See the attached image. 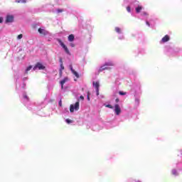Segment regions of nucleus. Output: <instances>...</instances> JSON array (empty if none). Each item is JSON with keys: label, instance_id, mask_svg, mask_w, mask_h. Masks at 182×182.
Returning a JSON list of instances; mask_svg holds the SVG:
<instances>
[{"label": "nucleus", "instance_id": "c85d7f7f", "mask_svg": "<svg viewBox=\"0 0 182 182\" xmlns=\"http://www.w3.org/2000/svg\"><path fill=\"white\" fill-rule=\"evenodd\" d=\"M4 22V18L2 17H0V23H2Z\"/></svg>", "mask_w": 182, "mask_h": 182}, {"label": "nucleus", "instance_id": "412c9836", "mask_svg": "<svg viewBox=\"0 0 182 182\" xmlns=\"http://www.w3.org/2000/svg\"><path fill=\"white\" fill-rule=\"evenodd\" d=\"M172 174H173V176H177V171L175 170V169H173V170H172Z\"/></svg>", "mask_w": 182, "mask_h": 182}, {"label": "nucleus", "instance_id": "c9c22d12", "mask_svg": "<svg viewBox=\"0 0 182 182\" xmlns=\"http://www.w3.org/2000/svg\"><path fill=\"white\" fill-rule=\"evenodd\" d=\"M58 104L60 106H62V101H60Z\"/></svg>", "mask_w": 182, "mask_h": 182}, {"label": "nucleus", "instance_id": "1a4fd4ad", "mask_svg": "<svg viewBox=\"0 0 182 182\" xmlns=\"http://www.w3.org/2000/svg\"><path fill=\"white\" fill-rule=\"evenodd\" d=\"M68 82V77H65L63 80H62L60 83L61 85V88L63 89V85Z\"/></svg>", "mask_w": 182, "mask_h": 182}, {"label": "nucleus", "instance_id": "ea45409f", "mask_svg": "<svg viewBox=\"0 0 182 182\" xmlns=\"http://www.w3.org/2000/svg\"><path fill=\"white\" fill-rule=\"evenodd\" d=\"M144 15H147V13H144Z\"/></svg>", "mask_w": 182, "mask_h": 182}, {"label": "nucleus", "instance_id": "7c9ffc66", "mask_svg": "<svg viewBox=\"0 0 182 182\" xmlns=\"http://www.w3.org/2000/svg\"><path fill=\"white\" fill-rule=\"evenodd\" d=\"M59 62H60V65H62V63H63V60H62V58H60Z\"/></svg>", "mask_w": 182, "mask_h": 182}, {"label": "nucleus", "instance_id": "f03ea898", "mask_svg": "<svg viewBox=\"0 0 182 182\" xmlns=\"http://www.w3.org/2000/svg\"><path fill=\"white\" fill-rule=\"evenodd\" d=\"M79 102H75V104L73 105H71L70 106V113H73V112H75V110H79Z\"/></svg>", "mask_w": 182, "mask_h": 182}, {"label": "nucleus", "instance_id": "9d476101", "mask_svg": "<svg viewBox=\"0 0 182 182\" xmlns=\"http://www.w3.org/2000/svg\"><path fill=\"white\" fill-rule=\"evenodd\" d=\"M141 9H143V6H138L135 9V11H136V14H140V12H141Z\"/></svg>", "mask_w": 182, "mask_h": 182}, {"label": "nucleus", "instance_id": "b1692460", "mask_svg": "<svg viewBox=\"0 0 182 182\" xmlns=\"http://www.w3.org/2000/svg\"><path fill=\"white\" fill-rule=\"evenodd\" d=\"M127 12H131L132 9H131L130 6H128L127 7Z\"/></svg>", "mask_w": 182, "mask_h": 182}, {"label": "nucleus", "instance_id": "72a5a7b5", "mask_svg": "<svg viewBox=\"0 0 182 182\" xmlns=\"http://www.w3.org/2000/svg\"><path fill=\"white\" fill-rule=\"evenodd\" d=\"M97 96H99V90H96Z\"/></svg>", "mask_w": 182, "mask_h": 182}, {"label": "nucleus", "instance_id": "7ed1b4c3", "mask_svg": "<svg viewBox=\"0 0 182 182\" xmlns=\"http://www.w3.org/2000/svg\"><path fill=\"white\" fill-rule=\"evenodd\" d=\"M38 31V33H40V35H41L42 36H46V35H49V31L42 28H39Z\"/></svg>", "mask_w": 182, "mask_h": 182}, {"label": "nucleus", "instance_id": "2f4dec72", "mask_svg": "<svg viewBox=\"0 0 182 182\" xmlns=\"http://www.w3.org/2000/svg\"><path fill=\"white\" fill-rule=\"evenodd\" d=\"M80 99H81V100H85V97H83L82 95H81V96L80 97Z\"/></svg>", "mask_w": 182, "mask_h": 182}, {"label": "nucleus", "instance_id": "4468645a", "mask_svg": "<svg viewBox=\"0 0 182 182\" xmlns=\"http://www.w3.org/2000/svg\"><path fill=\"white\" fill-rule=\"evenodd\" d=\"M17 4H26V0H16Z\"/></svg>", "mask_w": 182, "mask_h": 182}, {"label": "nucleus", "instance_id": "4c0bfd02", "mask_svg": "<svg viewBox=\"0 0 182 182\" xmlns=\"http://www.w3.org/2000/svg\"><path fill=\"white\" fill-rule=\"evenodd\" d=\"M135 102H136V103H139V100H135Z\"/></svg>", "mask_w": 182, "mask_h": 182}, {"label": "nucleus", "instance_id": "f704fd0d", "mask_svg": "<svg viewBox=\"0 0 182 182\" xmlns=\"http://www.w3.org/2000/svg\"><path fill=\"white\" fill-rule=\"evenodd\" d=\"M146 23L148 25V26H150V23L149 21H146Z\"/></svg>", "mask_w": 182, "mask_h": 182}, {"label": "nucleus", "instance_id": "2eb2a0df", "mask_svg": "<svg viewBox=\"0 0 182 182\" xmlns=\"http://www.w3.org/2000/svg\"><path fill=\"white\" fill-rule=\"evenodd\" d=\"M115 31L117 33H122V29H120V28H119V27H115Z\"/></svg>", "mask_w": 182, "mask_h": 182}, {"label": "nucleus", "instance_id": "f8f14e48", "mask_svg": "<svg viewBox=\"0 0 182 182\" xmlns=\"http://www.w3.org/2000/svg\"><path fill=\"white\" fill-rule=\"evenodd\" d=\"M73 75H75V77H77V79H79L80 77V75H79V73H77V72H76V70H73L71 71Z\"/></svg>", "mask_w": 182, "mask_h": 182}, {"label": "nucleus", "instance_id": "423d86ee", "mask_svg": "<svg viewBox=\"0 0 182 182\" xmlns=\"http://www.w3.org/2000/svg\"><path fill=\"white\" fill-rule=\"evenodd\" d=\"M170 41V36L166 35L161 41V43H166V42H168Z\"/></svg>", "mask_w": 182, "mask_h": 182}, {"label": "nucleus", "instance_id": "a878e982", "mask_svg": "<svg viewBox=\"0 0 182 182\" xmlns=\"http://www.w3.org/2000/svg\"><path fill=\"white\" fill-rule=\"evenodd\" d=\"M21 38H23V35L20 34L17 36V39H21Z\"/></svg>", "mask_w": 182, "mask_h": 182}, {"label": "nucleus", "instance_id": "6ab92c4d", "mask_svg": "<svg viewBox=\"0 0 182 182\" xmlns=\"http://www.w3.org/2000/svg\"><path fill=\"white\" fill-rule=\"evenodd\" d=\"M65 122H66V123H68V124L73 122V121H72V120L70 119H65Z\"/></svg>", "mask_w": 182, "mask_h": 182}, {"label": "nucleus", "instance_id": "0eeeda50", "mask_svg": "<svg viewBox=\"0 0 182 182\" xmlns=\"http://www.w3.org/2000/svg\"><path fill=\"white\" fill-rule=\"evenodd\" d=\"M14 22V16H7L6 18V23Z\"/></svg>", "mask_w": 182, "mask_h": 182}, {"label": "nucleus", "instance_id": "4be33fe9", "mask_svg": "<svg viewBox=\"0 0 182 182\" xmlns=\"http://www.w3.org/2000/svg\"><path fill=\"white\" fill-rule=\"evenodd\" d=\"M63 9H57V12H58V14H60V13H62V12H63Z\"/></svg>", "mask_w": 182, "mask_h": 182}, {"label": "nucleus", "instance_id": "39448f33", "mask_svg": "<svg viewBox=\"0 0 182 182\" xmlns=\"http://www.w3.org/2000/svg\"><path fill=\"white\" fill-rule=\"evenodd\" d=\"M114 112L117 116L122 113V109H120V106L118 104L114 105Z\"/></svg>", "mask_w": 182, "mask_h": 182}, {"label": "nucleus", "instance_id": "473e14b6", "mask_svg": "<svg viewBox=\"0 0 182 182\" xmlns=\"http://www.w3.org/2000/svg\"><path fill=\"white\" fill-rule=\"evenodd\" d=\"M115 102H116V103H119V98H117V99L115 100Z\"/></svg>", "mask_w": 182, "mask_h": 182}, {"label": "nucleus", "instance_id": "bb28decb", "mask_svg": "<svg viewBox=\"0 0 182 182\" xmlns=\"http://www.w3.org/2000/svg\"><path fill=\"white\" fill-rule=\"evenodd\" d=\"M70 69L71 72H73V70H75L73 69V66H72V65H70Z\"/></svg>", "mask_w": 182, "mask_h": 182}, {"label": "nucleus", "instance_id": "e433bc0d", "mask_svg": "<svg viewBox=\"0 0 182 182\" xmlns=\"http://www.w3.org/2000/svg\"><path fill=\"white\" fill-rule=\"evenodd\" d=\"M24 98H25V99H28V96L25 95V96H24Z\"/></svg>", "mask_w": 182, "mask_h": 182}, {"label": "nucleus", "instance_id": "9b49d317", "mask_svg": "<svg viewBox=\"0 0 182 182\" xmlns=\"http://www.w3.org/2000/svg\"><path fill=\"white\" fill-rule=\"evenodd\" d=\"M68 41L69 42H73L75 41V36L73 34L68 36Z\"/></svg>", "mask_w": 182, "mask_h": 182}, {"label": "nucleus", "instance_id": "dca6fc26", "mask_svg": "<svg viewBox=\"0 0 182 182\" xmlns=\"http://www.w3.org/2000/svg\"><path fill=\"white\" fill-rule=\"evenodd\" d=\"M105 66H114V65L113 64V63H112V62L105 63Z\"/></svg>", "mask_w": 182, "mask_h": 182}, {"label": "nucleus", "instance_id": "58836bf2", "mask_svg": "<svg viewBox=\"0 0 182 182\" xmlns=\"http://www.w3.org/2000/svg\"><path fill=\"white\" fill-rule=\"evenodd\" d=\"M134 182H140V181H134Z\"/></svg>", "mask_w": 182, "mask_h": 182}, {"label": "nucleus", "instance_id": "6e6552de", "mask_svg": "<svg viewBox=\"0 0 182 182\" xmlns=\"http://www.w3.org/2000/svg\"><path fill=\"white\" fill-rule=\"evenodd\" d=\"M110 69L109 67H107L105 64L101 66L98 70V73H100V72H103V70H109Z\"/></svg>", "mask_w": 182, "mask_h": 182}, {"label": "nucleus", "instance_id": "cd10ccee", "mask_svg": "<svg viewBox=\"0 0 182 182\" xmlns=\"http://www.w3.org/2000/svg\"><path fill=\"white\" fill-rule=\"evenodd\" d=\"M63 73V70H59V75L60 77H62Z\"/></svg>", "mask_w": 182, "mask_h": 182}, {"label": "nucleus", "instance_id": "20e7f679", "mask_svg": "<svg viewBox=\"0 0 182 182\" xmlns=\"http://www.w3.org/2000/svg\"><path fill=\"white\" fill-rule=\"evenodd\" d=\"M37 68L39 69V70H43V69H45V66H43L41 63H37L33 67V70H36Z\"/></svg>", "mask_w": 182, "mask_h": 182}, {"label": "nucleus", "instance_id": "5701e85b", "mask_svg": "<svg viewBox=\"0 0 182 182\" xmlns=\"http://www.w3.org/2000/svg\"><path fill=\"white\" fill-rule=\"evenodd\" d=\"M105 107H108L109 109H113V106H112V105H105Z\"/></svg>", "mask_w": 182, "mask_h": 182}, {"label": "nucleus", "instance_id": "393cba45", "mask_svg": "<svg viewBox=\"0 0 182 182\" xmlns=\"http://www.w3.org/2000/svg\"><path fill=\"white\" fill-rule=\"evenodd\" d=\"M87 100H90V92H87Z\"/></svg>", "mask_w": 182, "mask_h": 182}, {"label": "nucleus", "instance_id": "f3484780", "mask_svg": "<svg viewBox=\"0 0 182 182\" xmlns=\"http://www.w3.org/2000/svg\"><path fill=\"white\" fill-rule=\"evenodd\" d=\"M119 95H120L121 96H126V95H127V92L119 91Z\"/></svg>", "mask_w": 182, "mask_h": 182}, {"label": "nucleus", "instance_id": "ddd939ff", "mask_svg": "<svg viewBox=\"0 0 182 182\" xmlns=\"http://www.w3.org/2000/svg\"><path fill=\"white\" fill-rule=\"evenodd\" d=\"M93 85L95 87V90H99V87H100V85H99V82H93Z\"/></svg>", "mask_w": 182, "mask_h": 182}, {"label": "nucleus", "instance_id": "a211bd4d", "mask_svg": "<svg viewBox=\"0 0 182 182\" xmlns=\"http://www.w3.org/2000/svg\"><path fill=\"white\" fill-rule=\"evenodd\" d=\"M31 69H32V65H29L26 70V73H28V72H29V70H31Z\"/></svg>", "mask_w": 182, "mask_h": 182}, {"label": "nucleus", "instance_id": "aec40b11", "mask_svg": "<svg viewBox=\"0 0 182 182\" xmlns=\"http://www.w3.org/2000/svg\"><path fill=\"white\" fill-rule=\"evenodd\" d=\"M60 70H65V66H63V63L60 64Z\"/></svg>", "mask_w": 182, "mask_h": 182}, {"label": "nucleus", "instance_id": "f257e3e1", "mask_svg": "<svg viewBox=\"0 0 182 182\" xmlns=\"http://www.w3.org/2000/svg\"><path fill=\"white\" fill-rule=\"evenodd\" d=\"M57 41L60 45V46L63 47V49H64L65 53H67V55H70V51H69V48H68V46H66V45H65V43L62 42V40H60V38H57Z\"/></svg>", "mask_w": 182, "mask_h": 182}, {"label": "nucleus", "instance_id": "c756f323", "mask_svg": "<svg viewBox=\"0 0 182 182\" xmlns=\"http://www.w3.org/2000/svg\"><path fill=\"white\" fill-rule=\"evenodd\" d=\"M71 48H75V44L73 43H71L70 44Z\"/></svg>", "mask_w": 182, "mask_h": 182}]
</instances>
